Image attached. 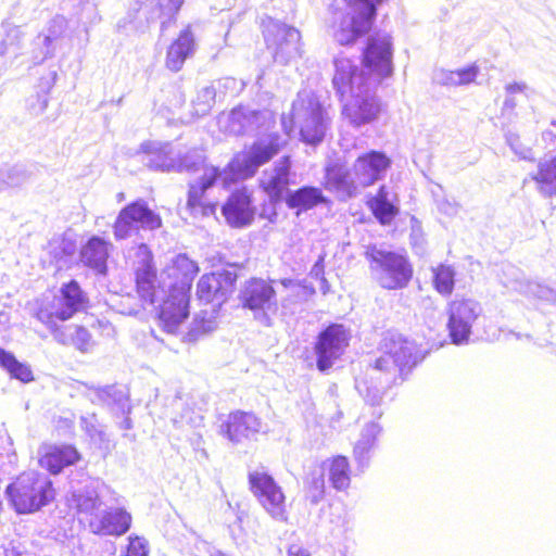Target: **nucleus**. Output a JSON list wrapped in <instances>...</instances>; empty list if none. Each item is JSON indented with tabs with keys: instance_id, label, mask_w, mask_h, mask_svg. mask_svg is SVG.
<instances>
[{
	"instance_id": "1",
	"label": "nucleus",
	"mask_w": 556,
	"mask_h": 556,
	"mask_svg": "<svg viewBox=\"0 0 556 556\" xmlns=\"http://www.w3.org/2000/svg\"><path fill=\"white\" fill-rule=\"evenodd\" d=\"M334 68L332 85L343 102L344 118L354 127L375 122L381 105L370 90V78L365 70L343 56L334 60Z\"/></svg>"
},
{
	"instance_id": "2",
	"label": "nucleus",
	"mask_w": 556,
	"mask_h": 556,
	"mask_svg": "<svg viewBox=\"0 0 556 556\" xmlns=\"http://www.w3.org/2000/svg\"><path fill=\"white\" fill-rule=\"evenodd\" d=\"M382 355L376 359L365 379L356 380V389L371 406L379 405L384 390L396 372L416 365L417 350L414 342L397 333H388L381 344Z\"/></svg>"
},
{
	"instance_id": "3",
	"label": "nucleus",
	"mask_w": 556,
	"mask_h": 556,
	"mask_svg": "<svg viewBox=\"0 0 556 556\" xmlns=\"http://www.w3.org/2000/svg\"><path fill=\"white\" fill-rule=\"evenodd\" d=\"M88 299L76 280L62 286L59 296L52 300L37 301L33 308V317L41 323L53 336L54 340L67 345L68 336L59 325L86 308Z\"/></svg>"
},
{
	"instance_id": "4",
	"label": "nucleus",
	"mask_w": 556,
	"mask_h": 556,
	"mask_svg": "<svg viewBox=\"0 0 556 556\" xmlns=\"http://www.w3.org/2000/svg\"><path fill=\"white\" fill-rule=\"evenodd\" d=\"M345 8L331 7L329 33L341 46L353 43L371 28L376 5L383 0H344Z\"/></svg>"
},
{
	"instance_id": "5",
	"label": "nucleus",
	"mask_w": 556,
	"mask_h": 556,
	"mask_svg": "<svg viewBox=\"0 0 556 556\" xmlns=\"http://www.w3.org/2000/svg\"><path fill=\"white\" fill-rule=\"evenodd\" d=\"M292 126L299 129L300 139L309 146H317L325 139L329 128L327 112L318 98L308 90L298 93L291 109V126L282 117V127L290 134Z\"/></svg>"
},
{
	"instance_id": "6",
	"label": "nucleus",
	"mask_w": 556,
	"mask_h": 556,
	"mask_svg": "<svg viewBox=\"0 0 556 556\" xmlns=\"http://www.w3.org/2000/svg\"><path fill=\"white\" fill-rule=\"evenodd\" d=\"M177 159L178 162H186L192 165L190 168H176L177 172L195 173L200 169H203V175L200 180L189 185L187 199L188 211L194 217L210 216L215 214L216 202L208 199L207 191L213 187L217 178L220 176L219 169L214 166H206L204 164V154L199 149H192L185 154L177 152Z\"/></svg>"
},
{
	"instance_id": "7",
	"label": "nucleus",
	"mask_w": 556,
	"mask_h": 556,
	"mask_svg": "<svg viewBox=\"0 0 556 556\" xmlns=\"http://www.w3.org/2000/svg\"><path fill=\"white\" fill-rule=\"evenodd\" d=\"M5 493L18 514L36 511L54 497L51 480L35 471L22 473L8 485Z\"/></svg>"
},
{
	"instance_id": "8",
	"label": "nucleus",
	"mask_w": 556,
	"mask_h": 556,
	"mask_svg": "<svg viewBox=\"0 0 556 556\" xmlns=\"http://www.w3.org/2000/svg\"><path fill=\"white\" fill-rule=\"evenodd\" d=\"M365 256L374 279L383 289H402L412 279V266L402 254L371 247L367 249Z\"/></svg>"
},
{
	"instance_id": "9",
	"label": "nucleus",
	"mask_w": 556,
	"mask_h": 556,
	"mask_svg": "<svg viewBox=\"0 0 556 556\" xmlns=\"http://www.w3.org/2000/svg\"><path fill=\"white\" fill-rule=\"evenodd\" d=\"M283 144L286 140L277 132L263 135L245 152L238 154L230 167L239 178L252 177L262 165L278 154Z\"/></svg>"
},
{
	"instance_id": "10",
	"label": "nucleus",
	"mask_w": 556,
	"mask_h": 556,
	"mask_svg": "<svg viewBox=\"0 0 556 556\" xmlns=\"http://www.w3.org/2000/svg\"><path fill=\"white\" fill-rule=\"evenodd\" d=\"M161 225L160 215L152 211L146 201L137 200L121 210L113 225V233L116 240H125L137 235L140 228L154 230Z\"/></svg>"
},
{
	"instance_id": "11",
	"label": "nucleus",
	"mask_w": 556,
	"mask_h": 556,
	"mask_svg": "<svg viewBox=\"0 0 556 556\" xmlns=\"http://www.w3.org/2000/svg\"><path fill=\"white\" fill-rule=\"evenodd\" d=\"M264 38L276 63L285 65L301 55V35L294 27L269 20Z\"/></svg>"
},
{
	"instance_id": "12",
	"label": "nucleus",
	"mask_w": 556,
	"mask_h": 556,
	"mask_svg": "<svg viewBox=\"0 0 556 556\" xmlns=\"http://www.w3.org/2000/svg\"><path fill=\"white\" fill-rule=\"evenodd\" d=\"M481 304L472 299H455L447 307V330L452 343L467 344L471 329L482 316Z\"/></svg>"
},
{
	"instance_id": "13",
	"label": "nucleus",
	"mask_w": 556,
	"mask_h": 556,
	"mask_svg": "<svg viewBox=\"0 0 556 556\" xmlns=\"http://www.w3.org/2000/svg\"><path fill=\"white\" fill-rule=\"evenodd\" d=\"M250 489L264 509L276 520L286 521L285 495L271 476L254 470L249 473Z\"/></svg>"
},
{
	"instance_id": "14",
	"label": "nucleus",
	"mask_w": 556,
	"mask_h": 556,
	"mask_svg": "<svg viewBox=\"0 0 556 556\" xmlns=\"http://www.w3.org/2000/svg\"><path fill=\"white\" fill-rule=\"evenodd\" d=\"M240 300L244 308L254 312V317L264 326H270L269 311L277 306L276 291L263 279L252 278L245 281L240 291Z\"/></svg>"
},
{
	"instance_id": "15",
	"label": "nucleus",
	"mask_w": 556,
	"mask_h": 556,
	"mask_svg": "<svg viewBox=\"0 0 556 556\" xmlns=\"http://www.w3.org/2000/svg\"><path fill=\"white\" fill-rule=\"evenodd\" d=\"M350 334L343 325L332 324L323 330L315 344L316 365L320 371L332 367L349 345Z\"/></svg>"
},
{
	"instance_id": "16",
	"label": "nucleus",
	"mask_w": 556,
	"mask_h": 556,
	"mask_svg": "<svg viewBox=\"0 0 556 556\" xmlns=\"http://www.w3.org/2000/svg\"><path fill=\"white\" fill-rule=\"evenodd\" d=\"M132 266L140 298L149 304H155L161 299L164 290L160 285L156 286V271L152 264L151 251L147 244L141 243L136 248Z\"/></svg>"
},
{
	"instance_id": "17",
	"label": "nucleus",
	"mask_w": 556,
	"mask_h": 556,
	"mask_svg": "<svg viewBox=\"0 0 556 556\" xmlns=\"http://www.w3.org/2000/svg\"><path fill=\"white\" fill-rule=\"evenodd\" d=\"M189 292L182 288H169L168 294L162 300L159 311L161 328L170 334L178 333L189 317Z\"/></svg>"
},
{
	"instance_id": "18",
	"label": "nucleus",
	"mask_w": 556,
	"mask_h": 556,
	"mask_svg": "<svg viewBox=\"0 0 556 556\" xmlns=\"http://www.w3.org/2000/svg\"><path fill=\"white\" fill-rule=\"evenodd\" d=\"M391 164V159L386 153L371 150L355 160L353 174L359 186L369 187L386 177Z\"/></svg>"
},
{
	"instance_id": "19",
	"label": "nucleus",
	"mask_w": 556,
	"mask_h": 556,
	"mask_svg": "<svg viewBox=\"0 0 556 556\" xmlns=\"http://www.w3.org/2000/svg\"><path fill=\"white\" fill-rule=\"evenodd\" d=\"M364 67L380 77L392 73V42L387 34H377L368 39L364 50Z\"/></svg>"
},
{
	"instance_id": "20",
	"label": "nucleus",
	"mask_w": 556,
	"mask_h": 556,
	"mask_svg": "<svg viewBox=\"0 0 556 556\" xmlns=\"http://www.w3.org/2000/svg\"><path fill=\"white\" fill-rule=\"evenodd\" d=\"M235 281L236 275L231 271L203 275L198 282V296L201 301L220 306L232 293Z\"/></svg>"
},
{
	"instance_id": "21",
	"label": "nucleus",
	"mask_w": 556,
	"mask_h": 556,
	"mask_svg": "<svg viewBox=\"0 0 556 556\" xmlns=\"http://www.w3.org/2000/svg\"><path fill=\"white\" fill-rule=\"evenodd\" d=\"M67 27V18L60 14L48 22L43 33L39 34L34 40V64H41L47 59L54 56L58 42L63 38Z\"/></svg>"
},
{
	"instance_id": "22",
	"label": "nucleus",
	"mask_w": 556,
	"mask_h": 556,
	"mask_svg": "<svg viewBox=\"0 0 556 556\" xmlns=\"http://www.w3.org/2000/svg\"><path fill=\"white\" fill-rule=\"evenodd\" d=\"M261 420L252 413L236 410L219 426V433L231 443L239 444L252 439L261 430Z\"/></svg>"
},
{
	"instance_id": "23",
	"label": "nucleus",
	"mask_w": 556,
	"mask_h": 556,
	"mask_svg": "<svg viewBox=\"0 0 556 556\" xmlns=\"http://www.w3.org/2000/svg\"><path fill=\"white\" fill-rule=\"evenodd\" d=\"M86 396L93 404L105 406L115 415L130 414L129 392L118 384L94 386L86 384Z\"/></svg>"
},
{
	"instance_id": "24",
	"label": "nucleus",
	"mask_w": 556,
	"mask_h": 556,
	"mask_svg": "<svg viewBox=\"0 0 556 556\" xmlns=\"http://www.w3.org/2000/svg\"><path fill=\"white\" fill-rule=\"evenodd\" d=\"M139 155L142 164L156 170L169 172L176 170V168H190L192 166L186 162H178L177 152L168 143H143Z\"/></svg>"
},
{
	"instance_id": "25",
	"label": "nucleus",
	"mask_w": 556,
	"mask_h": 556,
	"mask_svg": "<svg viewBox=\"0 0 556 556\" xmlns=\"http://www.w3.org/2000/svg\"><path fill=\"white\" fill-rule=\"evenodd\" d=\"M131 525V516L122 507L102 509L89 520L90 531L100 535H123Z\"/></svg>"
},
{
	"instance_id": "26",
	"label": "nucleus",
	"mask_w": 556,
	"mask_h": 556,
	"mask_svg": "<svg viewBox=\"0 0 556 556\" xmlns=\"http://www.w3.org/2000/svg\"><path fill=\"white\" fill-rule=\"evenodd\" d=\"M100 485L102 482L99 479H90L84 488L73 491L68 500L71 507L75 508L79 515L85 516L88 522L102 511Z\"/></svg>"
},
{
	"instance_id": "27",
	"label": "nucleus",
	"mask_w": 556,
	"mask_h": 556,
	"mask_svg": "<svg viewBox=\"0 0 556 556\" xmlns=\"http://www.w3.org/2000/svg\"><path fill=\"white\" fill-rule=\"evenodd\" d=\"M39 465L52 475L79 460L80 454L73 445H46L39 450Z\"/></svg>"
},
{
	"instance_id": "28",
	"label": "nucleus",
	"mask_w": 556,
	"mask_h": 556,
	"mask_svg": "<svg viewBox=\"0 0 556 556\" xmlns=\"http://www.w3.org/2000/svg\"><path fill=\"white\" fill-rule=\"evenodd\" d=\"M223 215L231 227L242 228L249 226L255 215L250 197L243 191L230 194L223 205Z\"/></svg>"
},
{
	"instance_id": "29",
	"label": "nucleus",
	"mask_w": 556,
	"mask_h": 556,
	"mask_svg": "<svg viewBox=\"0 0 556 556\" xmlns=\"http://www.w3.org/2000/svg\"><path fill=\"white\" fill-rule=\"evenodd\" d=\"M291 162L288 156L279 160L270 170H266L261 179V186L273 202L282 199L290 184Z\"/></svg>"
},
{
	"instance_id": "30",
	"label": "nucleus",
	"mask_w": 556,
	"mask_h": 556,
	"mask_svg": "<svg viewBox=\"0 0 556 556\" xmlns=\"http://www.w3.org/2000/svg\"><path fill=\"white\" fill-rule=\"evenodd\" d=\"M232 131L236 134H261L268 130L274 123L271 114L267 111H248L233 110L230 114Z\"/></svg>"
},
{
	"instance_id": "31",
	"label": "nucleus",
	"mask_w": 556,
	"mask_h": 556,
	"mask_svg": "<svg viewBox=\"0 0 556 556\" xmlns=\"http://www.w3.org/2000/svg\"><path fill=\"white\" fill-rule=\"evenodd\" d=\"M195 50L193 34L188 26L178 36V38L168 47L165 65L172 72H179L186 60L190 58Z\"/></svg>"
},
{
	"instance_id": "32",
	"label": "nucleus",
	"mask_w": 556,
	"mask_h": 556,
	"mask_svg": "<svg viewBox=\"0 0 556 556\" xmlns=\"http://www.w3.org/2000/svg\"><path fill=\"white\" fill-rule=\"evenodd\" d=\"M110 243L104 239L93 236L81 248L80 260L83 264L97 274L104 275L106 273Z\"/></svg>"
},
{
	"instance_id": "33",
	"label": "nucleus",
	"mask_w": 556,
	"mask_h": 556,
	"mask_svg": "<svg viewBox=\"0 0 556 556\" xmlns=\"http://www.w3.org/2000/svg\"><path fill=\"white\" fill-rule=\"evenodd\" d=\"M326 188L344 198H353L358 193V184L352 180L349 172L339 165H331L326 169Z\"/></svg>"
},
{
	"instance_id": "34",
	"label": "nucleus",
	"mask_w": 556,
	"mask_h": 556,
	"mask_svg": "<svg viewBox=\"0 0 556 556\" xmlns=\"http://www.w3.org/2000/svg\"><path fill=\"white\" fill-rule=\"evenodd\" d=\"M367 205L381 225H389L399 214V207L394 204L391 192L384 185L374 197L369 198Z\"/></svg>"
},
{
	"instance_id": "35",
	"label": "nucleus",
	"mask_w": 556,
	"mask_h": 556,
	"mask_svg": "<svg viewBox=\"0 0 556 556\" xmlns=\"http://www.w3.org/2000/svg\"><path fill=\"white\" fill-rule=\"evenodd\" d=\"M199 268L195 262L185 254L175 257L173 266L169 269V277H175L176 281L169 285V288H182L185 292L190 291L191 281L197 275Z\"/></svg>"
},
{
	"instance_id": "36",
	"label": "nucleus",
	"mask_w": 556,
	"mask_h": 556,
	"mask_svg": "<svg viewBox=\"0 0 556 556\" xmlns=\"http://www.w3.org/2000/svg\"><path fill=\"white\" fill-rule=\"evenodd\" d=\"M507 287H510L515 291L528 298L556 303V290L536 281H532L523 277H517L509 281Z\"/></svg>"
},
{
	"instance_id": "37",
	"label": "nucleus",
	"mask_w": 556,
	"mask_h": 556,
	"mask_svg": "<svg viewBox=\"0 0 556 556\" xmlns=\"http://www.w3.org/2000/svg\"><path fill=\"white\" fill-rule=\"evenodd\" d=\"M325 201L321 190L317 187L305 186L295 191H289L286 203L290 208L307 211Z\"/></svg>"
},
{
	"instance_id": "38",
	"label": "nucleus",
	"mask_w": 556,
	"mask_h": 556,
	"mask_svg": "<svg viewBox=\"0 0 556 556\" xmlns=\"http://www.w3.org/2000/svg\"><path fill=\"white\" fill-rule=\"evenodd\" d=\"M538 190L545 197L556 194V156L543 159L538 164V172L532 176Z\"/></svg>"
},
{
	"instance_id": "39",
	"label": "nucleus",
	"mask_w": 556,
	"mask_h": 556,
	"mask_svg": "<svg viewBox=\"0 0 556 556\" xmlns=\"http://www.w3.org/2000/svg\"><path fill=\"white\" fill-rule=\"evenodd\" d=\"M380 432L381 427L374 421L368 422L362 430L361 438L354 446V457L362 468L368 465L369 452L374 448Z\"/></svg>"
},
{
	"instance_id": "40",
	"label": "nucleus",
	"mask_w": 556,
	"mask_h": 556,
	"mask_svg": "<svg viewBox=\"0 0 556 556\" xmlns=\"http://www.w3.org/2000/svg\"><path fill=\"white\" fill-rule=\"evenodd\" d=\"M24 31L21 27L14 25L9 21H4L0 25V56L9 53L18 54L22 49V41L24 39Z\"/></svg>"
},
{
	"instance_id": "41",
	"label": "nucleus",
	"mask_w": 556,
	"mask_h": 556,
	"mask_svg": "<svg viewBox=\"0 0 556 556\" xmlns=\"http://www.w3.org/2000/svg\"><path fill=\"white\" fill-rule=\"evenodd\" d=\"M0 366L9 371L12 378L22 382H29L34 379L28 365L18 362L15 356L0 348Z\"/></svg>"
},
{
	"instance_id": "42",
	"label": "nucleus",
	"mask_w": 556,
	"mask_h": 556,
	"mask_svg": "<svg viewBox=\"0 0 556 556\" xmlns=\"http://www.w3.org/2000/svg\"><path fill=\"white\" fill-rule=\"evenodd\" d=\"M329 481L338 490H345L350 485V465L344 456H337L332 459L329 467Z\"/></svg>"
},
{
	"instance_id": "43",
	"label": "nucleus",
	"mask_w": 556,
	"mask_h": 556,
	"mask_svg": "<svg viewBox=\"0 0 556 556\" xmlns=\"http://www.w3.org/2000/svg\"><path fill=\"white\" fill-rule=\"evenodd\" d=\"M455 271L451 266L439 265L433 268V285L442 295H450L454 290Z\"/></svg>"
},
{
	"instance_id": "44",
	"label": "nucleus",
	"mask_w": 556,
	"mask_h": 556,
	"mask_svg": "<svg viewBox=\"0 0 556 556\" xmlns=\"http://www.w3.org/2000/svg\"><path fill=\"white\" fill-rule=\"evenodd\" d=\"M216 97L217 88L214 84L201 88L192 101L194 114L198 116L206 115L215 104Z\"/></svg>"
},
{
	"instance_id": "45",
	"label": "nucleus",
	"mask_w": 556,
	"mask_h": 556,
	"mask_svg": "<svg viewBox=\"0 0 556 556\" xmlns=\"http://www.w3.org/2000/svg\"><path fill=\"white\" fill-rule=\"evenodd\" d=\"M216 327L217 323L213 312H201L193 319L192 326L187 333L188 340H197L200 336L212 332Z\"/></svg>"
},
{
	"instance_id": "46",
	"label": "nucleus",
	"mask_w": 556,
	"mask_h": 556,
	"mask_svg": "<svg viewBox=\"0 0 556 556\" xmlns=\"http://www.w3.org/2000/svg\"><path fill=\"white\" fill-rule=\"evenodd\" d=\"M65 330V333L70 337L67 344H73L77 350L81 352H88L92 348V340L90 332L84 327H68L60 326Z\"/></svg>"
},
{
	"instance_id": "47",
	"label": "nucleus",
	"mask_w": 556,
	"mask_h": 556,
	"mask_svg": "<svg viewBox=\"0 0 556 556\" xmlns=\"http://www.w3.org/2000/svg\"><path fill=\"white\" fill-rule=\"evenodd\" d=\"M479 74V67L476 64L448 72L444 77V84L451 86H463L475 81Z\"/></svg>"
},
{
	"instance_id": "48",
	"label": "nucleus",
	"mask_w": 556,
	"mask_h": 556,
	"mask_svg": "<svg viewBox=\"0 0 556 556\" xmlns=\"http://www.w3.org/2000/svg\"><path fill=\"white\" fill-rule=\"evenodd\" d=\"M50 254L56 262L63 261L64 257L72 256L76 251L74 241L66 238H55L49 243Z\"/></svg>"
},
{
	"instance_id": "49",
	"label": "nucleus",
	"mask_w": 556,
	"mask_h": 556,
	"mask_svg": "<svg viewBox=\"0 0 556 556\" xmlns=\"http://www.w3.org/2000/svg\"><path fill=\"white\" fill-rule=\"evenodd\" d=\"M325 494V480L324 473H313L309 481L307 482L306 498L313 504H318Z\"/></svg>"
},
{
	"instance_id": "50",
	"label": "nucleus",
	"mask_w": 556,
	"mask_h": 556,
	"mask_svg": "<svg viewBox=\"0 0 556 556\" xmlns=\"http://www.w3.org/2000/svg\"><path fill=\"white\" fill-rule=\"evenodd\" d=\"M3 174L5 189L21 187L28 180V173L23 165H14L3 170Z\"/></svg>"
},
{
	"instance_id": "51",
	"label": "nucleus",
	"mask_w": 556,
	"mask_h": 556,
	"mask_svg": "<svg viewBox=\"0 0 556 556\" xmlns=\"http://www.w3.org/2000/svg\"><path fill=\"white\" fill-rule=\"evenodd\" d=\"M185 0H160L159 5L162 16L166 17L161 23V31L163 33L172 23L175 15L184 4Z\"/></svg>"
},
{
	"instance_id": "52",
	"label": "nucleus",
	"mask_w": 556,
	"mask_h": 556,
	"mask_svg": "<svg viewBox=\"0 0 556 556\" xmlns=\"http://www.w3.org/2000/svg\"><path fill=\"white\" fill-rule=\"evenodd\" d=\"M49 98L47 92H37L26 100L27 110L34 116L42 114L48 108Z\"/></svg>"
},
{
	"instance_id": "53",
	"label": "nucleus",
	"mask_w": 556,
	"mask_h": 556,
	"mask_svg": "<svg viewBox=\"0 0 556 556\" xmlns=\"http://www.w3.org/2000/svg\"><path fill=\"white\" fill-rule=\"evenodd\" d=\"M506 142L508 143L510 149L514 151V153L517 154L520 159H523V160H532L533 159L532 150L528 147H525L521 143L518 135L511 134V132L507 134Z\"/></svg>"
},
{
	"instance_id": "54",
	"label": "nucleus",
	"mask_w": 556,
	"mask_h": 556,
	"mask_svg": "<svg viewBox=\"0 0 556 556\" xmlns=\"http://www.w3.org/2000/svg\"><path fill=\"white\" fill-rule=\"evenodd\" d=\"M125 556H148L147 541L139 536H129Z\"/></svg>"
},
{
	"instance_id": "55",
	"label": "nucleus",
	"mask_w": 556,
	"mask_h": 556,
	"mask_svg": "<svg viewBox=\"0 0 556 556\" xmlns=\"http://www.w3.org/2000/svg\"><path fill=\"white\" fill-rule=\"evenodd\" d=\"M217 91L226 96L229 93L230 96L238 94L243 89V84L239 83L236 78L227 77L217 81Z\"/></svg>"
},
{
	"instance_id": "56",
	"label": "nucleus",
	"mask_w": 556,
	"mask_h": 556,
	"mask_svg": "<svg viewBox=\"0 0 556 556\" xmlns=\"http://www.w3.org/2000/svg\"><path fill=\"white\" fill-rule=\"evenodd\" d=\"M96 416L92 415L90 418L81 417L80 422L81 427L88 432V434L93 438L98 434L101 439L105 435L102 430H99L96 426Z\"/></svg>"
},
{
	"instance_id": "57",
	"label": "nucleus",
	"mask_w": 556,
	"mask_h": 556,
	"mask_svg": "<svg viewBox=\"0 0 556 556\" xmlns=\"http://www.w3.org/2000/svg\"><path fill=\"white\" fill-rule=\"evenodd\" d=\"M516 105H517V102H516L514 96L507 94V97L503 103V106H502V115L507 116L508 119H510L511 115L514 114V110H515Z\"/></svg>"
},
{
	"instance_id": "58",
	"label": "nucleus",
	"mask_w": 556,
	"mask_h": 556,
	"mask_svg": "<svg viewBox=\"0 0 556 556\" xmlns=\"http://www.w3.org/2000/svg\"><path fill=\"white\" fill-rule=\"evenodd\" d=\"M527 89L526 84L513 83L505 87L506 94L514 96L515 93L523 92Z\"/></svg>"
},
{
	"instance_id": "59",
	"label": "nucleus",
	"mask_w": 556,
	"mask_h": 556,
	"mask_svg": "<svg viewBox=\"0 0 556 556\" xmlns=\"http://www.w3.org/2000/svg\"><path fill=\"white\" fill-rule=\"evenodd\" d=\"M288 556H311L308 551L298 545H291L288 549Z\"/></svg>"
},
{
	"instance_id": "60",
	"label": "nucleus",
	"mask_w": 556,
	"mask_h": 556,
	"mask_svg": "<svg viewBox=\"0 0 556 556\" xmlns=\"http://www.w3.org/2000/svg\"><path fill=\"white\" fill-rule=\"evenodd\" d=\"M439 208H440V211H442L443 213L448 214V215H454L457 213V206L450 202L440 204Z\"/></svg>"
},
{
	"instance_id": "61",
	"label": "nucleus",
	"mask_w": 556,
	"mask_h": 556,
	"mask_svg": "<svg viewBox=\"0 0 556 556\" xmlns=\"http://www.w3.org/2000/svg\"><path fill=\"white\" fill-rule=\"evenodd\" d=\"M124 419L121 421L119 427L124 430H129L132 428V421L129 418V414L124 415Z\"/></svg>"
},
{
	"instance_id": "62",
	"label": "nucleus",
	"mask_w": 556,
	"mask_h": 556,
	"mask_svg": "<svg viewBox=\"0 0 556 556\" xmlns=\"http://www.w3.org/2000/svg\"><path fill=\"white\" fill-rule=\"evenodd\" d=\"M323 262L324 257L320 256L319 260L315 263L313 267V273H315L316 276H318L320 273H323Z\"/></svg>"
},
{
	"instance_id": "63",
	"label": "nucleus",
	"mask_w": 556,
	"mask_h": 556,
	"mask_svg": "<svg viewBox=\"0 0 556 556\" xmlns=\"http://www.w3.org/2000/svg\"><path fill=\"white\" fill-rule=\"evenodd\" d=\"M129 18H124V20H121L118 23H117V27L118 29H122V28H125L127 23H131L132 20H134V16L131 14H129L128 16Z\"/></svg>"
},
{
	"instance_id": "64",
	"label": "nucleus",
	"mask_w": 556,
	"mask_h": 556,
	"mask_svg": "<svg viewBox=\"0 0 556 556\" xmlns=\"http://www.w3.org/2000/svg\"><path fill=\"white\" fill-rule=\"evenodd\" d=\"M210 556H229V555L223 553L222 551L214 549L213 552L210 553Z\"/></svg>"
}]
</instances>
